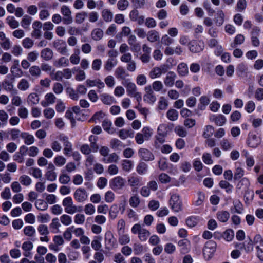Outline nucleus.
Wrapping results in <instances>:
<instances>
[{"label":"nucleus","mask_w":263,"mask_h":263,"mask_svg":"<svg viewBox=\"0 0 263 263\" xmlns=\"http://www.w3.org/2000/svg\"><path fill=\"white\" fill-rule=\"evenodd\" d=\"M54 162L57 165L62 166L66 163V159L62 156H58L54 158Z\"/></svg>","instance_id":"60"},{"label":"nucleus","mask_w":263,"mask_h":263,"mask_svg":"<svg viewBox=\"0 0 263 263\" xmlns=\"http://www.w3.org/2000/svg\"><path fill=\"white\" fill-rule=\"evenodd\" d=\"M174 42V40L170 37L167 35H165L161 39V43L165 46H169Z\"/></svg>","instance_id":"63"},{"label":"nucleus","mask_w":263,"mask_h":263,"mask_svg":"<svg viewBox=\"0 0 263 263\" xmlns=\"http://www.w3.org/2000/svg\"><path fill=\"white\" fill-rule=\"evenodd\" d=\"M169 202L171 208L175 212H179L182 210V202L179 195L176 194L172 195Z\"/></svg>","instance_id":"2"},{"label":"nucleus","mask_w":263,"mask_h":263,"mask_svg":"<svg viewBox=\"0 0 263 263\" xmlns=\"http://www.w3.org/2000/svg\"><path fill=\"white\" fill-rule=\"evenodd\" d=\"M111 125L112 123L111 121H109L107 119L104 120L102 122V127L103 129L105 131L107 132L108 133L111 134L114 133V130H111V129L110 128Z\"/></svg>","instance_id":"32"},{"label":"nucleus","mask_w":263,"mask_h":263,"mask_svg":"<svg viewBox=\"0 0 263 263\" xmlns=\"http://www.w3.org/2000/svg\"><path fill=\"white\" fill-rule=\"evenodd\" d=\"M28 101L32 104H36L39 102V97L36 93H32L28 96Z\"/></svg>","instance_id":"40"},{"label":"nucleus","mask_w":263,"mask_h":263,"mask_svg":"<svg viewBox=\"0 0 263 263\" xmlns=\"http://www.w3.org/2000/svg\"><path fill=\"white\" fill-rule=\"evenodd\" d=\"M38 56L39 53L36 51H32L28 53L27 60L31 62H33L37 60Z\"/></svg>","instance_id":"61"},{"label":"nucleus","mask_w":263,"mask_h":263,"mask_svg":"<svg viewBox=\"0 0 263 263\" xmlns=\"http://www.w3.org/2000/svg\"><path fill=\"white\" fill-rule=\"evenodd\" d=\"M29 72L31 76L34 77H39L41 74V69L37 66H32L29 69Z\"/></svg>","instance_id":"39"},{"label":"nucleus","mask_w":263,"mask_h":263,"mask_svg":"<svg viewBox=\"0 0 263 263\" xmlns=\"http://www.w3.org/2000/svg\"><path fill=\"white\" fill-rule=\"evenodd\" d=\"M138 234V237L139 239L141 241H144L146 240L147 237L149 236L150 233L148 230L145 229H143L142 230L140 231Z\"/></svg>","instance_id":"31"},{"label":"nucleus","mask_w":263,"mask_h":263,"mask_svg":"<svg viewBox=\"0 0 263 263\" xmlns=\"http://www.w3.org/2000/svg\"><path fill=\"white\" fill-rule=\"evenodd\" d=\"M11 80V82L4 80L2 82V86L6 90L11 92L12 95L16 94L17 92V90L13 88V82L14 81V77H12Z\"/></svg>","instance_id":"12"},{"label":"nucleus","mask_w":263,"mask_h":263,"mask_svg":"<svg viewBox=\"0 0 263 263\" xmlns=\"http://www.w3.org/2000/svg\"><path fill=\"white\" fill-rule=\"evenodd\" d=\"M260 142V140L256 135L254 134H250L247 141L248 146L251 147H257Z\"/></svg>","instance_id":"14"},{"label":"nucleus","mask_w":263,"mask_h":263,"mask_svg":"<svg viewBox=\"0 0 263 263\" xmlns=\"http://www.w3.org/2000/svg\"><path fill=\"white\" fill-rule=\"evenodd\" d=\"M30 171H32V172H30V173L36 178H40L42 177V172L39 168L32 167L30 169Z\"/></svg>","instance_id":"55"},{"label":"nucleus","mask_w":263,"mask_h":263,"mask_svg":"<svg viewBox=\"0 0 263 263\" xmlns=\"http://www.w3.org/2000/svg\"><path fill=\"white\" fill-rule=\"evenodd\" d=\"M96 238H97L96 239L92 240L91 242V246L95 250H99L102 247L100 243V241L102 240V237L101 236H96Z\"/></svg>","instance_id":"29"},{"label":"nucleus","mask_w":263,"mask_h":263,"mask_svg":"<svg viewBox=\"0 0 263 263\" xmlns=\"http://www.w3.org/2000/svg\"><path fill=\"white\" fill-rule=\"evenodd\" d=\"M167 118L171 121H175L178 119V113L175 109H170L166 113Z\"/></svg>","instance_id":"26"},{"label":"nucleus","mask_w":263,"mask_h":263,"mask_svg":"<svg viewBox=\"0 0 263 263\" xmlns=\"http://www.w3.org/2000/svg\"><path fill=\"white\" fill-rule=\"evenodd\" d=\"M62 204L65 206V211L66 213L72 214L73 211L76 209V205L73 204L72 198L70 197L65 198L62 202Z\"/></svg>","instance_id":"9"},{"label":"nucleus","mask_w":263,"mask_h":263,"mask_svg":"<svg viewBox=\"0 0 263 263\" xmlns=\"http://www.w3.org/2000/svg\"><path fill=\"white\" fill-rule=\"evenodd\" d=\"M210 121L214 122L217 125L222 126L226 121L225 117L222 115H212L210 117Z\"/></svg>","instance_id":"17"},{"label":"nucleus","mask_w":263,"mask_h":263,"mask_svg":"<svg viewBox=\"0 0 263 263\" xmlns=\"http://www.w3.org/2000/svg\"><path fill=\"white\" fill-rule=\"evenodd\" d=\"M147 39L151 42H157L160 39L159 33L155 30H151L147 33Z\"/></svg>","instance_id":"18"},{"label":"nucleus","mask_w":263,"mask_h":263,"mask_svg":"<svg viewBox=\"0 0 263 263\" xmlns=\"http://www.w3.org/2000/svg\"><path fill=\"white\" fill-rule=\"evenodd\" d=\"M114 60L112 59H109L106 62L104 68L107 71H110L112 67L116 65L117 62H113Z\"/></svg>","instance_id":"59"},{"label":"nucleus","mask_w":263,"mask_h":263,"mask_svg":"<svg viewBox=\"0 0 263 263\" xmlns=\"http://www.w3.org/2000/svg\"><path fill=\"white\" fill-rule=\"evenodd\" d=\"M87 16V13L85 12H81L76 14L75 16V22L77 24L82 23Z\"/></svg>","instance_id":"27"},{"label":"nucleus","mask_w":263,"mask_h":263,"mask_svg":"<svg viewBox=\"0 0 263 263\" xmlns=\"http://www.w3.org/2000/svg\"><path fill=\"white\" fill-rule=\"evenodd\" d=\"M67 92L69 94L71 99L74 100H77L79 98L78 93L74 91L73 88H67L66 89Z\"/></svg>","instance_id":"62"},{"label":"nucleus","mask_w":263,"mask_h":263,"mask_svg":"<svg viewBox=\"0 0 263 263\" xmlns=\"http://www.w3.org/2000/svg\"><path fill=\"white\" fill-rule=\"evenodd\" d=\"M131 2L136 8H144L146 4L145 0H131Z\"/></svg>","instance_id":"51"},{"label":"nucleus","mask_w":263,"mask_h":263,"mask_svg":"<svg viewBox=\"0 0 263 263\" xmlns=\"http://www.w3.org/2000/svg\"><path fill=\"white\" fill-rule=\"evenodd\" d=\"M53 51L48 48H45L42 50L41 52V57L46 61L51 60L53 57Z\"/></svg>","instance_id":"19"},{"label":"nucleus","mask_w":263,"mask_h":263,"mask_svg":"<svg viewBox=\"0 0 263 263\" xmlns=\"http://www.w3.org/2000/svg\"><path fill=\"white\" fill-rule=\"evenodd\" d=\"M129 202L131 206L136 208L139 205L140 199L137 195H135L130 197Z\"/></svg>","instance_id":"35"},{"label":"nucleus","mask_w":263,"mask_h":263,"mask_svg":"<svg viewBox=\"0 0 263 263\" xmlns=\"http://www.w3.org/2000/svg\"><path fill=\"white\" fill-rule=\"evenodd\" d=\"M115 75L118 79L124 81L125 78L128 77L129 74L126 72L125 69L121 66H119L116 68L115 71Z\"/></svg>","instance_id":"15"},{"label":"nucleus","mask_w":263,"mask_h":263,"mask_svg":"<svg viewBox=\"0 0 263 263\" xmlns=\"http://www.w3.org/2000/svg\"><path fill=\"white\" fill-rule=\"evenodd\" d=\"M84 211L87 215H92L95 212V206L90 203L86 204L84 208Z\"/></svg>","instance_id":"56"},{"label":"nucleus","mask_w":263,"mask_h":263,"mask_svg":"<svg viewBox=\"0 0 263 263\" xmlns=\"http://www.w3.org/2000/svg\"><path fill=\"white\" fill-rule=\"evenodd\" d=\"M70 181L69 176L66 174H62L59 177V181L62 184H67Z\"/></svg>","instance_id":"64"},{"label":"nucleus","mask_w":263,"mask_h":263,"mask_svg":"<svg viewBox=\"0 0 263 263\" xmlns=\"http://www.w3.org/2000/svg\"><path fill=\"white\" fill-rule=\"evenodd\" d=\"M189 50L193 53L200 52L204 48V43L201 41L193 40L188 44Z\"/></svg>","instance_id":"6"},{"label":"nucleus","mask_w":263,"mask_h":263,"mask_svg":"<svg viewBox=\"0 0 263 263\" xmlns=\"http://www.w3.org/2000/svg\"><path fill=\"white\" fill-rule=\"evenodd\" d=\"M119 211V208L117 204L112 205L109 210V215L110 217L113 219L117 217V214L118 213Z\"/></svg>","instance_id":"34"},{"label":"nucleus","mask_w":263,"mask_h":263,"mask_svg":"<svg viewBox=\"0 0 263 263\" xmlns=\"http://www.w3.org/2000/svg\"><path fill=\"white\" fill-rule=\"evenodd\" d=\"M33 41L30 38H25L22 41V45L25 48L29 49L33 45Z\"/></svg>","instance_id":"52"},{"label":"nucleus","mask_w":263,"mask_h":263,"mask_svg":"<svg viewBox=\"0 0 263 263\" xmlns=\"http://www.w3.org/2000/svg\"><path fill=\"white\" fill-rule=\"evenodd\" d=\"M147 170V165L144 162H140L136 167L137 173L140 175L144 174Z\"/></svg>","instance_id":"23"},{"label":"nucleus","mask_w":263,"mask_h":263,"mask_svg":"<svg viewBox=\"0 0 263 263\" xmlns=\"http://www.w3.org/2000/svg\"><path fill=\"white\" fill-rule=\"evenodd\" d=\"M32 18L28 15H25L21 21V25L24 28H27L31 22Z\"/></svg>","instance_id":"47"},{"label":"nucleus","mask_w":263,"mask_h":263,"mask_svg":"<svg viewBox=\"0 0 263 263\" xmlns=\"http://www.w3.org/2000/svg\"><path fill=\"white\" fill-rule=\"evenodd\" d=\"M139 157L145 161H152L154 159V155L148 149L145 148H141L138 151Z\"/></svg>","instance_id":"7"},{"label":"nucleus","mask_w":263,"mask_h":263,"mask_svg":"<svg viewBox=\"0 0 263 263\" xmlns=\"http://www.w3.org/2000/svg\"><path fill=\"white\" fill-rule=\"evenodd\" d=\"M122 84L126 88L127 92L129 96L135 97L138 102L141 101V93L136 91L137 87L135 83L127 79L123 81Z\"/></svg>","instance_id":"1"},{"label":"nucleus","mask_w":263,"mask_h":263,"mask_svg":"<svg viewBox=\"0 0 263 263\" xmlns=\"http://www.w3.org/2000/svg\"><path fill=\"white\" fill-rule=\"evenodd\" d=\"M59 139L63 143L64 147H70L72 145L71 143L68 141V138L63 134L59 135Z\"/></svg>","instance_id":"43"},{"label":"nucleus","mask_w":263,"mask_h":263,"mask_svg":"<svg viewBox=\"0 0 263 263\" xmlns=\"http://www.w3.org/2000/svg\"><path fill=\"white\" fill-rule=\"evenodd\" d=\"M177 71L181 76H186L189 72L187 64L184 63H180L177 66Z\"/></svg>","instance_id":"20"},{"label":"nucleus","mask_w":263,"mask_h":263,"mask_svg":"<svg viewBox=\"0 0 263 263\" xmlns=\"http://www.w3.org/2000/svg\"><path fill=\"white\" fill-rule=\"evenodd\" d=\"M74 220L77 224H83L85 221V216L82 214H77L74 216Z\"/></svg>","instance_id":"57"},{"label":"nucleus","mask_w":263,"mask_h":263,"mask_svg":"<svg viewBox=\"0 0 263 263\" xmlns=\"http://www.w3.org/2000/svg\"><path fill=\"white\" fill-rule=\"evenodd\" d=\"M230 216L229 213L227 211L220 212L217 214L218 219L221 222H226Z\"/></svg>","instance_id":"28"},{"label":"nucleus","mask_w":263,"mask_h":263,"mask_svg":"<svg viewBox=\"0 0 263 263\" xmlns=\"http://www.w3.org/2000/svg\"><path fill=\"white\" fill-rule=\"evenodd\" d=\"M105 241L107 248L113 247L116 245V239L110 231H107L105 235Z\"/></svg>","instance_id":"13"},{"label":"nucleus","mask_w":263,"mask_h":263,"mask_svg":"<svg viewBox=\"0 0 263 263\" xmlns=\"http://www.w3.org/2000/svg\"><path fill=\"white\" fill-rule=\"evenodd\" d=\"M126 181L121 177L118 176L113 178L110 182V187L115 190H121L125 184Z\"/></svg>","instance_id":"5"},{"label":"nucleus","mask_w":263,"mask_h":263,"mask_svg":"<svg viewBox=\"0 0 263 263\" xmlns=\"http://www.w3.org/2000/svg\"><path fill=\"white\" fill-rule=\"evenodd\" d=\"M178 245L182 254L187 253L190 250V242L187 239H184L179 240Z\"/></svg>","instance_id":"11"},{"label":"nucleus","mask_w":263,"mask_h":263,"mask_svg":"<svg viewBox=\"0 0 263 263\" xmlns=\"http://www.w3.org/2000/svg\"><path fill=\"white\" fill-rule=\"evenodd\" d=\"M19 180L21 183L25 186H28L31 183V178L27 175H22L20 178Z\"/></svg>","instance_id":"38"},{"label":"nucleus","mask_w":263,"mask_h":263,"mask_svg":"<svg viewBox=\"0 0 263 263\" xmlns=\"http://www.w3.org/2000/svg\"><path fill=\"white\" fill-rule=\"evenodd\" d=\"M119 157L117 154L113 153L109 155L107 158H104V161L106 163L117 162Z\"/></svg>","instance_id":"36"},{"label":"nucleus","mask_w":263,"mask_h":263,"mask_svg":"<svg viewBox=\"0 0 263 263\" xmlns=\"http://www.w3.org/2000/svg\"><path fill=\"white\" fill-rule=\"evenodd\" d=\"M249 185V181L246 178H243L237 184V190H246L248 188Z\"/></svg>","instance_id":"22"},{"label":"nucleus","mask_w":263,"mask_h":263,"mask_svg":"<svg viewBox=\"0 0 263 263\" xmlns=\"http://www.w3.org/2000/svg\"><path fill=\"white\" fill-rule=\"evenodd\" d=\"M61 13L64 16L63 22L64 24L68 25L72 23L73 18L71 15V11L68 6H62L61 8Z\"/></svg>","instance_id":"4"},{"label":"nucleus","mask_w":263,"mask_h":263,"mask_svg":"<svg viewBox=\"0 0 263 263\" xmlns=\"http://www.w3.org/2000/svg\"><path fill=\"white\" fill-rule=\"evenodd\" d=\"M216 243L213 240L207 241L203 249V253L204 257L207 259H210L213 255L216 249Z\"/></svg>","instance_id":"3"},{"label":"nucleus","mask_w":263,"mask_h":263,"mask_svg":"<svg viewBox=\"0 0 263 263\" xmlns=\"http://www.w3.org/2000/svg\"><path fill=\"white\" fill-rule=\"evenodd\" d=\"M176 78V74L173 71H170L167 73L164 83L166 86L172 87L174 84V81Z\"/></svg>","instance_id":"16"},{"label":"nucleus","mask_w":263,"mask_h":263,"mask_svg":"<svg viewBox=\"0 0 263 263\" xmlns=\"http://www.w3.org/2000/svg\"><path fill=\"white\" fill-rule=\"evenodd\" d=\"M29 84L28 81L25 79H22L17 86L18 88L21 90H26L29 88Z\"/></svg>","instance_id":"37"},{"label":"nucleus","mask_w":263,"mask_h":263,"mask_svg":"<svg viewBox=\"0 0 263 263\" xmlns=\"http://www.w3.org/2000/svg\"><path fill=\"white\" fill-rule=\"evenodd\" d=\"M37 230L42 235H47L49 233L47 226L44 224L39 226Z\"/></svg>","instance_id":"53"},{"label":"nucleus","mask_w":263,"mask_h":263,"mask_svg":"<svg viewBox=\"0 0 263 263\" xmlns=\"http://www.w3.org/2000/svg\"><path fill=\"white\" fill-rule=\"evenodd\" d=\"M144 100L147 101L149 103L153 104L156 100V98L153 93L145 94L143 97Z\"/></svg>","instance_id":"49"},{"label":"nucleus","mask_w":263,"mask_h":263,"mask_svg":"<svg viewBox=\"0 0 263 263\" xmlns=\"http://www.w3.org/2000/svg\"><path fill=\"white\" fill-rule=\"evenodd\" d=\"M74 197L76 200L82 202L87 198V194L86 191L83 189H78L74 193Z\"/></svg>","instance_id":"10"},{"label":"nucleus","mask_w":263,"mask_h":263,"mask_svg":"<svg viewBox=\"0 0 263 263\" xmlns=\"http://www.w3.org/2000/svg\"><path fill=\"white\" fill-rule=\"evenodd\" d=\"M60 220L63 224L66 226L69 225L72 222L71 218L66 214H64L61 216L60 217Z\"/></svg>","instance_id":"50"},{"label":"nucleus","mask_w":263,"mask_h":263,"mask_svg":"<svg viewBox=\"0 0 263 263\" xmlns=\"http://www.w3.org/2000/svg\"><path fill=\"white\" fill-rule=\"evenodd\" d=\"M175 132L177 134L181 137H184L187 135L186 130L181 126H177L175 128Z\"/></svg>","instance_id":"46"},{"label":"nucleus","mask_w":263,"mask_h":263,"mask_svg":"<svg viewBox=\"0 0 263 263\" xmlns=\"http://www.w3.org/2000/svg\"><path fill=\"white\" fill-rule=\"evenodd\" d=\"M6 21L9 26L13 29L17 28L19 26V23L15 20L13 16H8L6 18Z\"/></svg>","instance_id":"25"},{"label":"nucleus","mask_w":263,"mask_h":263,"mask_svg":"<svg viewBox=\"0 0 263 263\" xmlns=\"http://www.w3.org/2000/svg\"><path fill=\"white\" fill-rule=\"evenodd\" d=\"M24 233L27 236L32 237L35 233V230L32 226H27L24 229Z\"/></svg>","instance_id":"30"},{"label":"nucleus","mask_w":263,"mask_h":263,"mask_svg":"<svg viewBox=\"0 0 263 263\" xmlns=\"http://www.w3.org/2000/svg\"><path fill=\"white\" fill-rule=\"evenodd\" d=\"M161 74H162L158 67H154L149 72V77L152 79L159 77Z\"/></svg>","instance_id":"45"},{"label":"nucleus","mask_w":263,"mask_h":263,"mask_svg":"<svg viewBox=\"0 0 263 263\" xmlns=\"http://www.w3.org/2000/svg\"><path fill=\"white\" fill-rule=\"evenodd\" d=\"M100 99L102 102L106 105H110L115 102L114 98L106 93H103L100 95Z\"/></svg>","instance_id":"21"},{"label":"nucleus","mask_w":263,"mask_h":263,"mask_svg":"<svg viewBox=\"0 0 263 263\" xmlns=\"http://www.w3.org/2000/svg\"><path fill=\"white\" fill-rule=\"evenodd\" d=\"M233 204L235 212L239 214L241 213L243 210L241 203L238 200H236L233 201Z\"/></svg>","instance_id":"58"},{"label":"nucleus","mask_w":263,"mask_h":263,"mask_svg":"<svg viewBox=\"0 0 263 263\" xmlns=\"http://www.w3.org/2000/svg\"><path fill=\"white\" fill-rule=\"evenodd\" d=\"M129 5V2L127 0H120L117 3L118 8L121 10H125Z\"/></svg>","instance_id":"48"},{"label":"nucleus","mask_w":263,"mask_h":263,"mask_svg":"<svg viewBox=\"0 0 263 263\" xmlns=\"http://www.w3.org/2000/svg\"><path fill=\"white\" fill-rule=\"evenodd\" d=\"M214 132V128L211 125H207L206 126L205 131L203 133V136L205 138H208L211 137Z\"/></svg>","instance_id":"44"},{"label":"nucleus","mask_w":263,"mask_h":263,"mask_svg":"<svg viewBox=\"0 0 263 263\" xmlns=\"http://www.w3.org/2000/svg\"><path fill=\"white\" fill-rule=\"evenodd\" d=\"M92 37L96 41L101 40L103 36V31L99 28L94 29L91 33Z\"/></svg>","instance_id":"24"},{"label":"nucleus","mask_w":263,"mask_h":263,"mask_svg":"<svg viewBox=\"0 0 263 263\" xmlns=\"http://www.w3.org/2000/svg\"><path fill=\"white\" fill-rule=\"evenodd\" d=\"M128 182L131 186L134 187L139 184L140 179L138 177L131 176L128 178Z\"/></svg>","instance_id":"42"},{"label":"nucleus","mask_w":263,"mask_h":263,"mask_svg":"<svg viewBox=\"0 0 263 263\" xmlns=\"http://www.w3.org/2000/svg\"><path fill=\"white\" fill-rule=\"evenodd\" d=\"M53 45L60 53L67 55V49L65 41L61 40H55L53 42Z\"/></svg>","instance_id":"8"},{"label":"nucleus","mask_w":263,"mask_h":263,"mask_svg":"<svg viewBox=\"0 0 263 263\" xmlns=\"http://www.w3.org/2000/svg\"><path fill=\"white\" fill-rule=\"evenodd\" d=\"M122 146V142L117 139H113L110 141V146L114 149H119Z\"/></svg>","instance_id":"41"},{"label":"nucleus","mask_w":263,"mask_h":263,"mask_svg":"<svg viewBox=\"0 0 263 263\" xmlns=\"http://www.w3.org/2000/svg\"><path fill=\"white\" fill-rule=\"evenodd\" d=\"M167 106L168 103L166 99L163 97H161L159 101L158 108L160 110H164Z\"/></svg>","instance_id":"54"},{"label":"nucleus","mask_w":263,"mask_h":263,"mask_svg":"<svg viewBox=\"0 0 263 263\" xmlns=\"http://www.w3.org/2000/svg\"><path fill=\"white\" fill-rule=\"evenodd\" d=\"M112 13L107 9H104L102 11V17L106 22H110L112 19Z\"/></svg>","instance_id":"33"}]
</instances>
